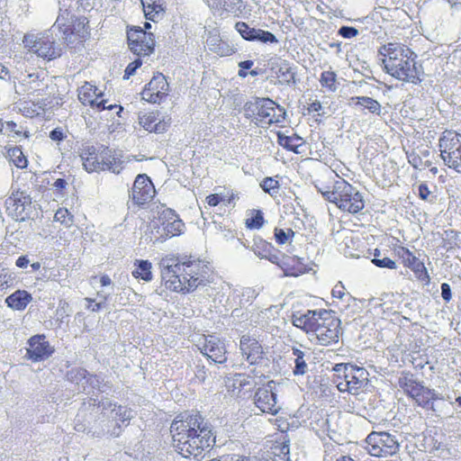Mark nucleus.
I'll list each match as a JSON object with an SVG mask.
<instances>
[{"instance_id": "423d86ee", "label": "nucleus", "mask_w": 461, "mask_h": 461, "mask_svg": "<svg viewBox=\"0 0 461 461\" xmlns=\"http://www.w3.org/2000/svg\"><path fill=\"white\" fill-rule=\"evenodd\" d=\"M333 372V383L341 393L358 395L368 382V372L350 363L336 364Z\"/></svg>"}, {"instance_id": "f03ea898", "label": "nucleus", "mask_w": 461, "mask_h": 461, "mask_svg": "<svg viewBox=\"0 0 461 461\" xmlns=\"http://www.w3.org/2000/svg\"><path fill=\"white\" fill-rule=\"evenodd\" d=\"M173 446L184 457L203 458L215 444L212 427L200 414L178 415L170 426Z\"/></svg>"}, {"instance_id": "338daca9", "label": "nucleus", "mask_w": 461, "mask_h": 461, "mask_svg": "<svg viewBox=\"0 0 461 461\" xmlns=\"http://www.w3.org/2000/svg\"><path fill=\"white\" fill-rule=\"evenodd\" d=\"M7 77H9V70L0 62V79H6Z\"/></svg>"}, {"instance_id": "6e6552de", "label": "nucleus", "mask_w": 461, "mask_h": 461, "mask_svg": "<svg viewBox=\"0 0 461 461\" xmlns=\"http://www.w3.org/2000/svg\"><path fill=\"white\" fill-rule=\"evenodd\" d=\"M185 224L179 216L170 208L158 212L149 225L150 239L154 242H163L170 238L179 236Z\"/></svg>"}, {"instance_id": "ea45409f", "label": "nucleus", "mask_w": 461, "mask_h": 461, "mask_svg": "<svg viewBox=\"0 0 461 461\" xmlns=\"http://www.w3.org/2000/svg\"><path fill=\"white\" fill-rule=\"evenodd\" d=\"M265 220L261 211L252 210L250 216L245 221V225L249 230H258L264 225Z\"/></svg>"}, {"instance_id": "39448f33", "label": "nucleus", "mask_w": 461, "mask_h": 461, "mask_svg": "<svg viewBox=\"0 0 461 461\" xmlns=\"http://www.w3.org/2000/svg\"><path fill=\"white\" fill-rule=\"evenodd\" d=\"M325 200L348 213L356 214L365 207L362 194L344 179L337 180L331 189L322 193Z\"/></svg>"}, {"instance_id": "4c0bfd02", "label": "nucleus", "mask_w": 461, "mask_h": 461, "mask_svg": "<svg viewBox=\"0 0 461 461\" xmlns=\"http://www.w3.org/2000/svg\"><path fill=\"white\" fill-rule=\"evenodd\" d=\"M320 84L322 87L330 92H335L337 89V75L334 71L326 70L321 72L320 77Z\"/></svg>"}, {"instance_id": "864d4df0", "label": "nucleus", "mask_w": 461, "mask_h": 461, "mask_svg": "<svg viewBox=\"0 0 461 461\" xmlns=\"http://www.w3.org/2000/svg\"><path fill=\"white\" fill-rule=\"evenodd\" d=\"M6 126H7V129L13 133V135L14 137H22V136H23L25 138L29 137V134L25 131L19 129L17 127V124L13 121L6 122Z\"/></svg>"}, {"instance_id": "7ed1b4c3", "label": "nucleus", "mask_w": 461, "mask_h": 461, "mask_svg": "<svg viewBox=\"0 0 461 461\" xmlns=\"http://www.w3.org/2000/svg\"><path fill=\"white\" fill-rule=\"evenodd\" d=\"M291 321L294 327L303 330L319 346L335 345L342 335L341 321L330 310L296 312L292 314Z\"/></svg>"}, {"instance_id": "680f3d73", "label": "nucleus", "mask_w": 461, "mask_h": 461, "mask_svg": "<svg viewBox=\"0 0 461 461\" xmlns=\"http://www.w3.org/2000/svg\"><path fill=\"white\" fill-rule=\"evenodd\" d=\"M117 414L122 422L130 420V410L125 407L119 406Z\"/></svg>"}, {"instance_id": "f8f14e48", "label": "nucleus", "mask_w": 461, "mask_h": 461, "mask_svg": "<svg viewBox=\"0 0 461 461\" xmlns=\"http://www.w3.org/2000/svg\"><path fill=\"white\" fill-rule=\"evenodd\" d=\"M366 450L377 457H385L395 455L399 450V443L395 437L384 431H373L366 439Z\"/></svg>"}, {"instance_id": "9b49d317", "label": "nucleus", "mask_w": 461, "mask_h": 461, "mask_svg": "<svg viewBox=\"0 0 461 461\" xmlns=\"http://www.w3.org/2000/svg\"><path fill=\"white\" fill-rule=\"evenodd\" d=\"M438 147L444 163L461 174V134L454 131H444Z\"/></svg>"}, {"instance_id": "2eb2a0df", "label": "nucleus", "mask_w": 461, "mask_h": 461, "mask_svg": "<svg viewBox=\"0 0 461 461\" xmlns=\"http://www.w3.org/2000/svg\"><path fill=\"white\" fill-rule=\"evenodd\" d=\"M32 198L23 191H14L5 202V212L15 221H24L30 218L32 205Z\"/></svg>"}, {"instance_id": "6e6d98bb", "label": "nucleus", "mask_w": 461, "mask_h": 461, "mask_svg": "<svg viewBox=\"0 0 461 461\" xmlns=\"http://www.w3.org/2000/svg\"><path fill=\"white\" fill-rule=\"evenodd\" d=\"M214 51L220 56H229L234 53V50L231 47L228 45V43L221 41L218 45L217 49H214Z\"/></svg>"}, {"instance_id": "49530a36", "label": "nucleus", "mask_w": 461, "mask_h": 461, "mask_svg": "<svg viewBox=\"0 0 461 461\" xmlns=\"http://www.w3.org/2000/svg\"><path fill=\"white\" fill-rule=\"evenodd\" d=\"M254 41H259L262 43H276L278 41L276 37L268 31L262 29H257L254 35Z\"/></svg>"}, {"instance_id": "9d476101", "label": "nucleus", "mask_w": 461, "mask_h": 461, "mask_svg": "<svg viewBox=\"0 0 461 461\" xmlns=\"http://www.w3.org/2000/svg\"><path fill=\"white\" fill-rule=\"evenodd\" d=\"M248 115L260 126H269L284 122L285 111L269 98H260L246 107Z\"/></svg>"}, {"instance_id": "f3484780", "label": "nucleus", "mask_w": 461, "mask_h": 461, "mask_svg": "<svg viewBox=\"0 0 461 461\" xmlns=\"http://www.w3.org/2000/svg\"><path fill=\"white\" fill-rule=\"evenodd\" d=\"M140 127L149 133L163 134L172 124L170 114L163 113L159 110L141 112L138 115Z\"/></svg>"}, {"instance_id": "0eeeda50", "label": "nucleus", "mask_w": 461, "mask_h": 461, "mask_svg": "<svg viewBox=\"0 0 461 461\" xmlns=\"http://www.w3.org/2000/svg\"><path fill=\"white\" fill-rule=\"evenodd\" d=\"M55 25L63 34L68 44L74 46L84 44L91 36L89 20L83 15H72L67 12L58 16Z\"/></svg>"}, {"instance_id": "052dcab7", "label": "nucleus", "mask_w": 461, "mask_h": 461, "mask_svg": "<svg viewBox=\"0 0 461 461\" xmlns=\"http://www.w3.org/2000/svg\"><path fill=\"white\" fill-rule=\"evenodd\" d=\"M441 295L446 302H449L451 299V289L448 284L443 283L441 285Z\"/></svg>"}, {"instance_id": "473e14b6", "label": "nucleus", "mask_w": 461, "mask_h": 461, "mask_svg": "<svg viewBox=\"0 0 461 461\" xmlns=\"http://www.w3.org/2000/svg\"><path fill=\"white\" fill-rule=\"evenodd\" d=\"M277 142L284 149L295 154H302L303 152V148L305 147L303 139L295 134L285 136L281 132H277Z\"/></svg>"}, {"instance_id": "f257e3e1", "label": "nucleus", "mask_w": 461, "mask_h": 461, "mask_svg": "<svg viewBox=\"0 0 461 461\" xmlns=\"http://www.w3.org/2000/svg\"><path fill=\"white\" fill-rule=\"evenodd\" d=\"M208 263L194 255L168 254L159 262L160 287L164 292L188 294L208 283Z\"/></svg>"}, {"instance_id": "c03bdc74", "label": "nucleus", "mask_w": 461, "mask_h": 461, "mask_svg": "<svg viewBox=\"0 0 461 461\" xmlns=\"http://www.w3.org/2000/svg\"><path fill=\"white\" fill-rule=\"evenodd\" d=\"M235 29L245 41H254L256 28L250 27L245 22H238L235 24Z\"/></svg>"}, {"instance_id": "412c9836", "label": "nucleus", "mask_w": 461, "mask_h": 461, "mask_svg": "<svg viewBox=\"0 0 461 461\" xmlns=\"http://www.w3.org/2000/svg\"><path fill=\"white\" fill-rule=\"evenodd\" d=\"M27 344L26 357L32 362L46 360L55 351L44 334L33 335L28 339Z\"/></svg>"}, {"instance_id": "de8ad7c7", "label": "nucleus", "mask_w": 461, "mask_h": 461, "mask_svg": "<svg viewBox=\"0 0 461 461\" xmlns=\"http://www.w3.org/2000/svg\"><path fill=\"white\" fill-rule=\"evenodd\" d=\"M371 262L375 267H380V268H387V269H392V270L397 268L396 262L388 257H385L384 258H373L371 260Z\"/></svg>"}, {"instance_id": "4be33fe9", "label": "nucleus", "mask_w": 461, "mask_h": 461, "mask_svg": "<svg viewBox=\"0 0 461 461\" xmlns=\"http://www.w3.org/2000/svg\"><path fill=\"white\" fill-rule=\"evenodd\" d=\"M240 354L249 365H258L265 357L262 344L255 337L245 334L240 339Z\"/></svg>"}, {"instance_id": "cd10ccee", "label": "nucleus", "mask_w": 461, "mask_h": 461, "mask_svg": "<svg viewBox=\"0 0 461 461\" xmlns=\"http://www.w3.org/2000/svg\"><path fill=\"white\" fill-rule=\"evenodd\" d=\"M275 77L282 85L294 83L295 74L290 63L285 59H279L271 67Z\"/></svg>"}, {"instance_id": "bf43d9fd", "label": "nucleus", "mask_w": 461, "mask_h": 461, "mask_svg": "<svg viewBox=\"0 0 461 461\" xmlns=\"http://www.w3.org/2000/svg\"><path fill=\"white\" fill-rule=\"evenodd\" d=\"M270 422H272L274 425H276L277 427V429H279L281 431H285L288 429V425H289L287 420L284 418L271 419Z\"/></svg>"}, {"instance_id": "4d7b16f0", "label": "nucleus", "mask_w": 461, "mask_h": 461, "mask_svg": "<svg viewBox=\"0 0 461 461\" xmlns=\"http://www.w3.org/2000/svg\"><path fill=\"white\" fill-rule=\"evenodd\" d=\"M66 133L62 128H55L50 132V138L55 141H61L66 138Z\"/></svg>"}, {"instance_id": "13d9d810", "label": "nucleus", "mask_w": 461, "mask_h": 461, "mask_svg": "<svg viewBox=\"0 0 461 461\" xmlns=\"http://www.w3.org/2000/svg\"><path fill=\"white\" fill-rule=\"evenodd\" d=\"M275 238L278 244L283 245L285 244L288 240V233H286L282 229H276L275 230Z\"/></svg>"}, {"instance_id": "8fccbe9b", "label": "nucleus", "mask_w": 461, "mask_h": 461, "mask_svg": "<svg viewBox=\"0 0 461 461\" xmlns=\"http://www.w3.org/2000/svg\"><path fill=\"white\" fill-rule=\"evenodd\" d=\"M418 191L419 197L423 201L431 202L435 198V196L431 194V192L429 191L428 185L425 183L420 184Z\"/></svg>"}, {"instance_id": "393cba45", "label": "nucleus", "mask_w": 461, "mask_h": 461, "mask_svg": "<svg viewBox=\"0 0 461 461\" xmlns=\"http://www.w3.org/2000/svg\"><path fill=\"white\" fill-rule=\"evenodd\" d=\"M256 406L265 413L276 415L280 408L276 404V395L272 390L263 387L259 388L255 394Z\"/></svg>"}, {"instance_id": "e2e57ef3", "label": "nucleus", "mask_w": 461, "mask_h": 461, "mask_svg": "<svg viewBox=\"0 0 461 461\" xmlns=\"http://www.w3.org/2000/svg\"><path fill=\"white\" fill-rule=\"evenodd\" d=\"M322 108V105L320 101L315 100L312 103L309 104L307 110L311 113H317L320 112Z\"/></svg>"}, {"instance_id": "6ab92c4d", "label": "nucleus", "mask_w": 461, "mask_h": 461, "mask_svg": "<svg viewBox=\"0 0 461 461\" xmlns=\"http://www.w3.org/2000/svg\"><path fill=\"white\" fill-rule=\"evenodd\" d=\"M200 352L214 363L224 364L227 359V349L224 341L215 335H203L199 340Z\"/></svg>"}, {"instance_id": "2f4dec72", "label": "nucleus", "mask_w": 461, "mask_h": 461, "mask_svg": "<svg viewBox=\"0 0 461 461\" xmlns=\"http://www.w3.org/2000/svg\"><path fill=\"white\" fill-rule=\"evenodd\" d=\"M239 199L238 194L230 188H225L224 194H211L205 197V203L209 207H215L220 203L225 206H235L236 201Z\"/></svg>"}, {"instance_id": "b1692460", "label": "nucleus", "mask_w": 461, "mask_h": 461, "mask_svg": "<svg viewBox=\"0 0 461 461\" xmlns=\"http://www.w3.org/2000/svg\"><path fill=\"white\" fill-rule=\"evenodd\" d=\"M277 262L275 263L279 267L286 276H299L309 271L307 264L303 258L294 255H287L280 251Z\"/></svg>"}, {"instance_id": "dca6fc26", "label": "nucleus", "mask_w": 461, "mask_h": 461, "mask_svg": "<svg viewBox=\"0 0 461 461\" xmlns=\"http://www.w3.org/2000/svg\"><path fill=\"white\" fill-rule=\"evenodd\" d=\"M397 243L393 245V254L401 260L402 266L411 269L415 277L425 285L430 281L429 275L424 265L407 247L400 244V240H396Z\"/></svg>"}, {"instance_id": "69168bd1", "label": "nucleus", "mask_w": 461, "mask_h": 461, "mask_svg": "<svg viewBox=\"0 0 461 461\" xmlns=\"http://www.w3.org/2000/svg\"><path fill=\"white\" fill-rule=\"evenodd\" d=\"M15 264L18 267H21V268L26 267L29 264V260L25 256H21L17 258Z\"/></svg>"}, {"instance_id": "a211bd4d", "label": "nucleus", "mask_w": 461, "mask_h": 461, "mask_svg": "<svg viewBox=\"0 0 461 461\" xmlns=\"http://www.w3.org/2000/svg\"><path fill=\"white\" fill-rule=\"evenodd\" d=\"M77 97L79 102L85 106H90L99 112L104 110H113L116 105L107 104L108 101L104 99V94L95 85L86 81L77 89Z\"/></svg>"}, {"instance_id": "ddd939ff", "label": "nucleus", "mask_w": 461, "mask_h": 461, "mask_svg": "<svg viewBox=\"0 0 461 461\" xmlns=\"http://www.w3.org/2000/svg\"><path fill=\"white\" fill-rule=\"evenodd\" d=\"M23 43L30 51L44 59L51 60L60 56V49L56 46L53 38L47 33L25 35Z\"/></svg>"}, {"instance_id": "09e8293b", "label": "nucleus", "mask_w": 461, "mask_h": 461, "mask_svg": "<svg viewBox=\"0 0 461 461\" xmlns=\"http://www.w3.org/2000/svg\"><path fill=\"white\" fill-rule=\"evenodd\" d=\"M106 300H107V297L104 296V302L96 303L95 299L86 297L85 299L86 303V310H88L92 312H99L100 310H102L104 307Z\"/></svg>"}, {"instance_id": "3c124183", "label": "nucleus", "mask_w": 461, "mask_h": 461, "mask_svg": "<svg viewBox=\"0 0 461 461\" xmlns=\"http://www.w3.org/2000/svg\"><path fill=\"white\" fill-rule=\"evenodd\" d=\"M142 65V61L140 59H136L132 62H131L124 70L123 78L128 79L131 76H132L135 71Z\"/></svg>"}, {"instance_id": "bb28decb", "label": "nucleus", "mask_w": 461, "mask_h": 461, "mask_svg": "<svg viewBox=\"0 0 461 461\" xmlns=\"http://www.w3.org/2000/svg\"><path fill=\"white\" fill-rule=\"evenodd\" d=\"M102 149L95 147H86L82 149L80 158L83 161V167L88 173L100 172V161Z\"/></svg>"}, {"instance_id": "603ef678", "label": "nucleus", "mask_w": 461, "mask_h": 461, "mask_svg": "<svg viewBox=\"0 0 461 461\" xmlns=\"http://www.w3.org/2000/svg\"><path fill=\"white\" fill-rule=\"evenodd\" d=\"M346 294V287L343 283L339 281L331 290V295L333 298L342 300Z\"/></svg>"}, {"instance_id": "a19ab883", "label": "nucleus", "mask_w": 461, "mask_h": 461, "mask_svg": "<svg viewBox=\"0 0 461 461\" xmlns=\"http://www.w3.org/2000/svg\"><path fill=\"white\" fill-rule=\"evenodd\" d=\"M293 354L295 357V366L293 370L294 375H299L305 374L307 371V364L304 360V352L299 348H293Z\"/></svg>"}, {"instance_id": "c85d7f7f", "label": "nucleus", "mask_w": 461, "mask_h": 461, "mask_svg": "<svg viewBox=\"0 0 461 461\" xmlns=\"http://www.w3.org/2000/svg\"><path fill=\"white\" fill-rule=\"evenodd\" d=\"M147 20L157 22L166 12V0H140Z\"/></svg>"}, {"instance_id": "c9c22d12", "label": "nucleus", "mask_w": 461, "mask_h": 461, "mask_svg": "<svg viewBox=\"0 0 461 461\" xmlns=\"http://www.w3.org/2000/svg\"><path fill=\"white\" fill-rule=\"evenodd\" d=\"M350 104L362 106L367 110L370 113L380 115L382 106L378 101L368 96H352L349 99Z\"/></svg>"}, {"instance_id": "a878e982", "label": "nucleus", "mask_w": 461, "mask_h": 461, "mask_svg": "<svg viewBox=\"0 0 461 461\" xmlns=\"http://www.w3.org/2000/svg\"><path fill=\"white\" fill-rule=\"evenodd\" d=\"M253 378L245 374H234L224 377L226 392L231 396H240L246 386H250Z\"/></svg>"}, {"instance_id": "c756f323", "label": "nucleus", "mask_w": 461, "mask_h": 461, "mask_svg": "<svg viewBox=\"0 0 461 461\" xmlns=\"http://www.w3.org/2000/svg\"><path fill=\"white\" fill-rule=\"evenodd\" d=\"M252 249L258 258H265L273 264L277 262L280 250L275 249L274 246L267 240L262 239L256 240Z\"/></svg>"}, {"instance_id": "58836bf2", "label": "nucleus", "mask_w": 461, "mask_h": 461, "mask_svg": "<svg viewBox=\"0 0 461 461\" xmlns=\"http://www.w3.org/2000/svg\"><path fill=\"white\" fill-rule=\"evenodd\" d=\"M215 9L223 10L238 15L244 9V5L242 0H221V5Z\"/></svg>"}, {"instance_id": "5701e85b", "label": "nucleus", "mask_w": 461, "mask_h": 461, "mask_svg": "<svg viewBox=\"0 0 461 461\" xmlns=\"http://www.w3.org/2000/svg\"><path fill=\"white\" fill-rule=\"evenodd\" d=\"M156 189L151 179L145 174L136 176L131 189V198L134 203L144 205L155 196Z\"/></svg>"}, {"instance_id": "5fc2aeb1", "label": "nucleus", "mask_w": 461, "mask_h": 461, "mask_svg": "<svg viewBox=\"0 0 461 461\" xmlns=\"http://www.w3.org/2000/svg\"><path fill=\"white\" fill-rule=\"evenodd\" d=\"M339 34L345 39H351V38L356 37L358 34V31L354 27L342 26L339 30Z\"/></svg>"}, {"instance_id": "4468645a", "label": "nucleus", "mask_w": 461, "mask_h": 461, "mask_svg": "<svg viewBox=\"0 0 461 461\" xmlns=\"http://www.w3.org/2000/svg\"><path fill=\"white\" fill-rule=\"evenodd\" d=\"M127 40L129 49L137 56H149L154 51V34L142 30L140 26L128 27Z\"/></svg>"}, {"instance_id": "7c9ffc66", "label": "nucleus", "mask_w": 461, "mask_h": 461, "mask_svg": "<svg viewBox=\"0 0 461 461\" xmlns=\"http://www.w3.org/2000/svg\"><path fill=\"white\" fill-rule=\"evenodd\" d=\"M32 301V294L26 290H16L5 299L7 306L14 311H23Z\"/></svg>"}, {"instance_id": "f704fd0d", "label": "nucleus", "mask_w": 461, "mask_h": 461, "mask_svg": "<svg viewBox=\"0 0 461 461\" xmlns=\"http://www.w3.org/2000/svg\"><path fill=\"white\" fill-rule=\"evenodd\" d=\"M100 161V171L109 170L113 173H119L122 169V161L117 158L108 148L102 149Z\"/></svg>"}, {"instance_id": "e433bc0d", "label": "nucleus", "mask_w": 461, "mask_h": 461, "mask_svg": "<svg viewBox=\"0 0 461 461\" xmlns=\"http://www.w3.org/2000/svg\"><path fill=\"white\" fill-rule=\"evenodd\" d=\"M54 221L59 222L65 228H70L74 225L75 217L66 207H59L55 214Z\"/></svg>"}, {"instance_id": "774afa93", "label": "nucleus", "mask_w": 461, "mask_h": 461, "mask_svg": "<svg viewBox=\"0 0 461 461\" xmlns=\"http://www.w3.org/2000/svg\"><path fill=\"white\" fill-rule=\"evenodd\" d=\"M230 461H257V460H256V458H252L250 456H234L231 457Z\"/></svg>"}, {"instance_id": "aec40b11", "label": "nucleus", "mask_w": 461, "mask_h": 461, "mask_svg": "<svg viewBox=\"0 0 461 461\" xmlns=\"http://www.w3.org/2000/svg\"><path fill=\"white\" fill-rule=\"evenodd\" d=\"M169 85L162 73H156L141 91L142 100L150 104H160L168 95Z\"/></svg>"}, {"instance_id": "20e7f679", "label": "nucleus", "mask_w": 461, "mask_h": 461, "mask_svg": "<svg viewBox=\"0 0 461 461\" xmlns=\"http://www.w3.org/2000/svg\"><path fill=\"white\" fill-rule=\"evenodd\" d=\"M383 70L392 77L403 82L418 85L424 74L422 65L417 60V55L406 45L388 42L378 50Z\"/></svg>"}, {"instance_id": "79ce46f5", "label": "nucleus", "mask_w": 461, "mask_h": 461, "mask_svg": "<svg viewBox=\"0 0 461 461\" xmlns=\"http://www.w3.org/2000/svg\"><path fill=\"white\" fill-rule=\"evenodd\" d=\"M260 187L263 189L264 192H266L273 196L279 192L280 183L277 179V176H276V177L267 176V177H265L260 182Z\"/></svg>"}, {"instance_id": "72a5a7b5", "label": "nucleus", "mask_w": 461, "mask_h": 461, "mask_svg": "<svg viewBox=\"0 0 461 461\" xmlns=\"http://www.w3.org/2000/svg\"><path fill=\"white\" fill-rule=\"evenodd\" d=\"M134 269L131 275L135 279L150 282L153 279L152 264L147 259H136L133 263Z\"/></svg>"}, {"instance_id": "37998d69", "label": "nucleus", "mask_w": 461, "mask_h": 461, "mask_svg": "<svg viewBox=\"0 0 461 461\" xmlns=\"http://www.w3.org/2000/svg\"><path fill=\"white\" fill-rule=\"evenodd\" d=\"M20 110L25 116L33 118L41 113L42 107L38 103L24 101L21 104Z\"/></svg>"}, {"instance_id": "1a4fd4ad", "label": "nucleus", "mask_w": 461, "mask_h": 461, "mask_svg": "<svg viewBox=\"0 0 461 461\" xmlns=\"http://www.w3.org/2000/svg\"><path fill=\"white\" fill-rule=\"evenodd\" d=\"M398 384L409 398L424 409H432L434 402L438 399L435 390L423 385L410 371L402 372Z\"/></svg>"}, {"instance_id": "a18cd8bd", "label": "nucleus", "mask_w": 461, "mask_h": 461, "mask_svg": "<svg viewBox=\"0 0 461 461\" xmlns=\"http://www.w3.org/2000/svg\"><path fill=\"white\" fill-rule=\"evenodd\" d=\"M9 155L12 161L18 168L27 167L28 161L22 149L18 147L13 148L9 150Z\"/></svg>"}, {"instance_id": "0e129e2a", "label": "nucleus", "mask_w": 461, "mask_h": 461, "mask_svg": "<svg viewBox=\"0 0 461 461\" xmlns=\"http://www.w3.org/2000/svg\"><path fill=\"white\" fill-rule=\"evenodd\" d=\"M67 181L63 178H58L53 183V186L59 191L62 192L67 186Z\"/></svg>"}]
</instances>
